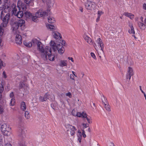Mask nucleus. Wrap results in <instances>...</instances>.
Returning <instances> with one entry per match:
<instances>
[{
  "mask_svg": "<svg viewBox=\"0 0 146 146\" xmlns=\"http://www.w3.org/2000/svg\"><path fill=\"white\" fill-rule=\"evenodd\" d=\"M15 41L17 44L20 45L22 42V39L21 35L17 34L15 36Z\"/></svg>",
  "mask_w": 146,
  "mask_h": 146,
  "instance_id": "nucleus-10",
  "label": "nucleus"
},
{
  "mask_svg": "<svg viewBox=\"0 0 146 146\" xmlns=\"http://www.w3.org/2000/svg\"><path fill=\"white\" fill-rule=\"evenodd\" d=\"M100 17H99L98 16L97 18L96 19V22H98V21H99L100 19Z\"/></svg>",
  "mask_w": 146,
  "mask_h": 146,
  "instance_id": "nucleus-60",
  "label": "nucleus"
},
{
  "mask_svg": "<svg viewBox=\"0 0 146 146\" xmlns=\"http://www.w3.org/2000/svg\"><path fill=\"white\" fill-rule=\"evenodd\" d=\"M3 75L5 78H7V76L6 74L5 73V72L4 71L3 72Z\"/></svg>",
  "mask_w": 146,
  "mask_h": 146,
  "instance_id": "nucleus-53",
  "label": "nucleus"
},
{
  "mask_svg": "<svg viewBox=\"0 0 146 146\" xmlns=\"http://www.w3.org/2000/svg\"><path fill=\"white\" fill-rule=\"evenodd\" d=\"M51 96L52 97V98H53L52 99L51 98V100L52 101H54V99H55L54 96L53 95L52 96Z\"/></svg>",
  "mask_w": 146,
  "mask_h": 146,
  "instance_id": "nucleus-59",
  "label": "nucleus"
},
{
  "mask_svg": "<svg viewBox=\"0 0 146 146\" xmlns=\"http://www.w3.org/2000/svg\"><path fill=\"white\" fill-rule=\"evenodd\" d=\"M37 46V49L41 54V56L44 60L46 59V54L49 52L51 53V48L48 46L45 47V49L44 48L43 45L42 43L40 42L38 43Z\"/></svg>",
  "mask_w": 146,
  "mask_h": 146,
  "instance_id": "nucleus-2",
  "label": "nucleus"
},
{
  "mask_svg": "<svg viewBox=\"0 0 146 146\" xmlns=\"http://www.w3.org/2000/svg\"><path fill=\"white\" fill-rule=\"evenodd\" d=\"M73 110H72V113L73 114V115H74V116H75L76 115L74 114L73 113ZM82 113H81L80 112H78L77 113L76 115V116H77V117H82Z\"/></svg>",
  "mask_w": 146,
  "mask_h": 146,
  "instance_id": "nucleus-37",
  "label": "nucleus"
},
{
  "mask_svg": "<svg viewBox=\"0 0 146 146\" xmlns=\"http://www.w3.org/2000/svg\"><path fill=\"white\" fill-rule=\"evenodd\" d=\"M74 76L73 75H72V74H70V78L75 81V80L74 79Z\"/></svg>",
  "mask_w": 146,
  "mask_h": 146,
  "instance_id": "nucleus-50",
  "label": "nucleus"
},
{
  "mask_svg": "<svg viewBox=\"0 0 146 146\" xmlns=\"http://www.w3.org/2000/svg\"><path fill=\"white\" fill-rule=\"evenodd\" d=\"M72 72L73 74V75H74L76 77H77L76 75V73L72 71Z\"/></svg>",
  "mask_w": 146,
  "mask_h": 146,
  "instance_id": "nucleus-62",
  "label": "nucleus"
},
{
  "mask_svg": "<svg viewBox=\"0 0 146 146\" xmlns=\"http://www.w3.org/2000/svg\"><path fill=\"white\" fill-rule=\"evenodd\" d=\"M17 5L19 6L21 5V7L23 11H25L26 10V5L25 3H21V2L20 1H19L18 2Z\"/></svg>",
  "mask_w": 146,
  "mask_h": 146,
  "instance_id": "nucleus-16",
  "label": "nucleus"
},
{
  "mask_svg": "<svg viewBox=\"0 0 146 146\" xmlns=\"http://www.w3.org/2000/svg\"><path fill=\"white\" fill-rule=\"evenodd\" d=\"M40 41L35 38L33 39L31 41V42H30V44H29V47H31L33 46H35L37 45L38 44V43Z\"/></svg>",
  "mask_w": 146,
  "mask_h": 146,
  "instance_id": "nucleus-8",
  "label": "nucleus"
},
{
  "mask_svg": "<svg viewBox=\"0 0 146 146\" xmlns=\"http://www.w3.org/2000/svg\"><path fill=\"white\" fill-rule=\"evenodd\" d=\"M3 66L2 61L0 59V70Z\"/></svg>",
  "mask_w": 146,
  "mask_h": 146,
  "instance_id": "nucleus-52",
  "label": "nucleus"
},
{
  "mask_svg": "<svg viewBox=\"0 0 146 146\" xmlns=\"http://www.w3.org/2000/svg\"><path fill=\"white\" fill-rule=\"evenodd\" d=\"M68 59L69 60H70L72 62H74V60H73L72 58L70 57H68Z\"/></svg>",
  "mask_w": 146,
  "mask_h": 146,
  "instance_id": "nucleus-58",
  "label": "nucleus"
},
{
  "mask_svg": "<svg viewBox=\"0 0 146 146\" xmlns=\"http://www.w3.org/2000/svg\"><path fill=\"white\" fill-rule=\"evenodd\" d=\"M82 117L83 118H86L87 117V114L85 113L84 112H83L82 113Z\"/></svg>",
  "mask_w": 146,
  "mask_h": 146,
  "instance_id": "nucleus-44",
  "label": "nucleus"
},
{
  "mask_svg": "<svg viewBox=\"0 0 146 146\" xmlns=\"http://www.w3.org/2000/svg\"><path fill=\"white\" fill-rule=\"evenodd\" d=\"M127 73L129 74V75H131L133 76L134 74V73L132 68L130 67H129L128 68V70L127 71Z\"/></svg>",
  "mask_w": 146,
  "mask_h": 146,
  "instance_id": "nucleus-24",
  "label": "nucleus"
},
{
  "mask_svg": "<svg viewBox=\"0 0 146 146\" xmlns=\"http://www.w3.org/2000/svg\"><path fill=\"white\" fill-rule=\"evenodd\" d=\"M14 96V94L13 92H11L10 94V97L11 98H13V97Z\"/></svg>",
  "mask_w": 146,
  "mask_h": 146,
  "instance_id": "nucleus-51",
  "label": "nucleus"
},
{
  "mask_svg": "<svg viewBox=\"0 0 146 146\" xmlns=\"http://www.w3.org/2000/svg\"><path fill=\"white\" fill-rule=\"evenodd\" d=\"M143 7L144 9L146 10V4L144 3L143 5Z\"/></svg>",
  "mask_w": 146,
  "mask_h": 146,
  "instance_id": "nucleus-54",
  "label": "nucleus"
},
{
  "mask_svg": "<svg viewBox=\"0 0 146 146\" xmlns=\"http://www.w3.org/2000/svg\"><path fill=\"white\" fill-rule=\"evenodd\" d=\"M81 138L80 137H79L78 139V140L79 141L80 143L81 142Z\"/></svg>",
  "mask_w": 146,
  "mask_h": 146,
  "instance_id": "nucleus-64",
  "label": "nucleus"
},
{
  "mask_svg": "<svg viewBox=\"0 0 146 146\" xmlns=\"http://www.w3.org/2000/svg\"><path fill=\"white\" fill-rule=\"evenodd\" d=\"M0 86L1 87H0V100L1 99V93L2 92L4 89L3 87L2 86V84Z\"/></svg>",
  "mask_w": 146,
  "mask_h": 146,
  "instance_id": "nucleus-39",
  "label": "nucleus"
},
{
  "mask_svg": "<svg viewBox=\"0 0 146 146\" xmlns=\"http://www.w3.org/2000/svg\"><path fill=\"white\" fill-rule=\"evenodd\" d=\"M104 105V107L106 108V110L108 111H111V109L110 108V107L109 105L108 104H106Z\"/></svg>",
  "mask_w": 146,
  "mask_h": 146,
  "instance_id": "nucleus-32",
  "label": "nucleus"
},
{
  "mask_svg": "<svg viewBox=\"0 0 146 146\" xmlns=\"http://www.w3.org/2000/svg\"><path fill=\"white\" fill-rule=\"evenodd\" d=\"M91 56L93 57L94 59H96V56L95 55V54L93 52H91Z\"/></svg>",
  "mask_w": 146,
  "mask_h": 146,
  "instance_id": "nucleus-47",
  "label": "nucleus"
},
{
  "mask_svg": "<svg viewBox=\"0 0 146 146\" xmlns=\"http://www.w3.org/2000/svg\"><path fill=\"white\" fill-rule=\"evenodd\" d=\"M4 5H3L4 7H6L7 5L9 6V8L10 9L9 11H11V10L12 11L13 14L14 15L16 14L17 12V8L19 10L20 7H19V6L18 5L17 7H16L15 5L14 4H13L11 5V3L10 2L9 0H5L4 3Z\"/></svg>",
  "mask_w": 146,
  "mask_h": 146,
  "instance_id": "nucleus-4",
  "label": "nucleus"
},
{
  "mask_svg": "<svg viewBox=\"0 0 146 146\" xmlns=\"http://www.w3.org/2000/svg\"><path fill=\"white\" fill-rule=\"evenodd\" d=\"M66 96H68L69 98H71V94L70 92L66 93Z\"/></svg>",
  "mask_w": 146,
  "mask_h": 146,
  "instance_id": "nucleus-48",
  "label": "nucleus"
},
{
  "mask_svg": "<svg viewBox=\"0 0 146 146\" xmlns=\"http://www.w3.org/2000/svg\"><path fill=\"white\" fill-rule=\"evenodd\" d=\"M4 27H0V36H2L3 33V32L4 31V29L2 28Z\"/></svg>",
  "mask_w": 146,
  "mask_h": 146,
  "instance_id": "nucleus-38",
  "label": "nucleus"
},
{
  "mask_svg": "<svg viewBox=\"0 0 146 146\" xmlns=\"http://www.w3.org/2000/svg\"><path fill=\"white\" fill-rule=\"evenodd\" d=\"M54 3V0H48L47 2V5L50 7L53 5Z\"/></svg>",
  "mask_w": 146,
  "mask_h": 146,
  "instance_id": "nucleus-26",
  "label": "nucleus"
},
{
  "mask_svg": "<svg viewBox=\"0 0 146 146\" xmlns=\"http://www.w3.org/2000/svg\"><path fill=\"white\" fill-rule=\"evenodd\" d=\"M15 15L18 18H21L23 15V12L22 11H17Z\"/></svg>",
  "mask_w": 146,
  "mask_h": 146,
  "instance_id": "nucleus-22",
  "label": "nucleus"
},
{
  "mask_svg": "<svg viewBox=\"0 0 146 146\" xmlns=\"http://www.w3.org/2000/svg\"><path fill=\"white\" fill-rule=\"evenodd\" d=\"M129 26L130 27V29L128 30V32L130 34H132L133 35H132L133 36H134L135 38H136L135 36L134 35L135 33L134 28L133 26V25L132 23H129Z\"/></svg>",
  "mask_w": 146,
  "mask_h": 146,
  "instance_id": "nucleus-13",
  "label": "nucleus"
},
{
  "mask_svg": "<svg viewBox=\"0 0 146 146\" xmlns=\"http://www.w3.org/2000/svg\"><path fill=\"white\" fill-rule=\"evenodd\" d=\"M65 42L64 40H62V42H61V44L62 45H64L65 44Z\"/></svg>",
  "mask_w": 146,
  "mask_h": 146,
  "instance_id": "nucleus-55",
  "label": "nucleus"
},
{
  "mask_svg": "<svg viewBox=\"0 0 146 146\" xmlns=\"http://www.w3.org/2000/svg\"><path fill=\"white\" fill-rule=\"evenodd\" d=\"M138 25L140 28L142 30H144L146 28V24L141 22H138Z\"/></svg>",
  "mask_w": 146,
  "mask_h": 146,
  "instance_id": "nucleus-18",
  "label": "nucleus"
},
{
  "mask_svg": "<svg viewBox=\"0 0 146 146\" xmlns=\"http://www.w3.org/2000/svg\"><path fill=\"white\" fill-rule=\"evenodd\" d=\"M52 35L54 38L56 39H61L62 38L60 34L57 31L53 32L52 33Z\"/></svg>",
  "mask_w": 146,
  "mask_h": 146,
  "instance_id": "nucleus-15",
  "label": "nucleus"
},
{
  "mask_svg": "<svg viewBox=\"0 0 146 146\" xmlns=\"http://www.w3.org/2000/svg\"><path fill=\"white\" fill-rule=\"evenodd\" d=\"M139 88H140V90H141V92L143 93V94H144V93H145V92L143 91L142 90V89H141V86H139Z\"/></svg>",
  "mask_w": 146,
  "mask_h": 146,
  "instance_id": "nucleus-61",
  "label": "nucleus"
},
{
  "mask_svg": "<svg viewBox=\"0 0 146 146\" xmlns=\"http://www.w3.org/2000/svg\"><path fill=\"white\" fill-rule=\"evenodd\" d=\"M1 131L4 133L5 135H8V133L10 131L11 128L7 124H4L1 126Z\"/></svg>",
  "mask_w": 146,
  "mask_h": 146,
  "instance_id": "nucleus-5",
  "label": "nucleus"
},
{
  "mask_svg": "<svg viewBox=\"0 0 146 146\" xmlns=\"http://www.w3.org/2000/svg\"><path fill=\"white\" fill-rule=\"evenodd\" d=\"M49 94L48 93H46L43 97L40 96L39 97V100L40 101L43 102L46 101L47 99H49Z\"/></svg>",
  "mask_w": 146,
  "mask_h": 146,
  "instance_id": "nucleus-14",
  "label": "nucleus"
},
{
  "mask_svg": "<svg viewBox=\"0 0 146 146\" xmlns=\"http://www.w3.org/2000/svg\"><path fill=\"white\" fill-rule=\"evenodd\" d=\"M19 27H21V29L23 30L25 28V20L22 19H20L17 22Z\"/></svg>",
  "mask_w": 146,
  "mask_h": 146,
  "instance_id": "nucleus-9",
  "label": "nucleus"
},
{
  "mask_svg": "<svg viewBox=\"0 0 146 146\" xmlns=\"http://www.w3.org/2000/svg\"><path fill=\"white\" fill-rule=\"evenodd\" d=\"M5 146H12L10 143H7L5 144Z\"/></svg>",
  "mask_w": 146,
  "mask_h": 146,
  "instance_id": "nucleus-63",
  "label": "nucleus"
},
{
  "mask_svg": "<svg viewBox=\"0 0 146 146\" xmlns=\"http://www.w3.org/2000/svg\"><path fill=\"white\" fill-rule=\"evenodd\" d=\"M103 98L102 99V102L104 104L108 103L106 98L104 96H103Z\"/></svg>",
  "mask_w": 146,
  "mask_h": 146,
  "instance_id": "nucleus-35",
  "label": "nucleus"
},
{
  "mask_svg": "<svg viewBox=\"0 0 146 146\" xmlns=\"http://www.w3.org/2000/svg\"><path fill=\"white\" fill-rule=\"evenodd\" d=\"M125 16L129 17L131 19H132L133 18L134 15H132L131 13H126L125 14Z\"/></svg>",
  "mask_w": 146,
  "mask_h": 146,
  "instance_id": "nucleus-31",
  "label": "nucleus"
},
{
  "mask_svg": "<svg viewBox=\"0 0 146 146\" xmlns=\"http://www.w3.org/2000/svg\"><path fill=\"white\" fill-rule=\"evenodd\" d=\"M82 135H83V137L84 138L86 137V135L85 134V132L84 130H82Z\"/></svg>",
  "mask_w": 146,
  "mask_h": 146,
  "instance_id": "nucleus-49",
  "label": "nucleus"
},
{
  "mask_svg": "<svg viewBox=\"0 0 146 146\" xmlns=\"http://www.w3.org/2000/svg\"><path fill=\"white\" fill-rule=\"evenodd\" d=\"M6 5L7 6L6 7H4L2 5V7H0V10H2L0 16V19L3 21L1 24V27H6L10 19V14L7 13L5 15V13L9 11L10 9L9 8V6L7 5Z\"/></svg>",
  "mask_w": 146,
  "mask_h": 146,
  "instance_id": "nucleus-1",
  "label": "nucleus"
},
{
  "mask_svg": "<svg viewBox=\"0 0 146 146\" xmlns=\"http://www.w3.org/2000/svg\"><path fill=\"white\" fill-rule=\"evenodd\" d=\"M66 127L67 128H68L70 130H68L67 131L68 132L70 131V134L71 136H73L75 134V131L76 130V129L74 126H72L71 125L69 124H67L66 126Z\"/></svg>",
  "mask_w": 146,
  "mask_h": 146,
  "instance_id": "nucleus-6",
  "label": "nucleus"
},
{
  "mask_svg": "<svg viewBox=\"0 0 146 146\" xmlns=\"http://www.w3.org/2000/svg\"><path fill=\"white\" fill-rule=\"evenodd\" d=\"M31 0H24V2L27 4H29L30 3Z\"/></svg>",
  "mask_w": 146,
  "mask_h": 146,
  "instance_id": "nucleus-46",
  "label": "nucleus"
},
{
  "mask_svg": "<svg viewBox=\"0 0 146 146\" xmlns=\"http://www.w3.org/2000/svg\"><path fill=\"white\" fill-rule=\"evenodd\" d=\"M4 112V109L3 106L0 104V115L2 114Z\"/></svg>",
  "mask_w": 146,
  "mask_h": 146,
  "instance_id": "nucleus-36",
  "label": "nucleus"
},
{
  "mask_svg": "<svg viewBox=\"0 0 146 146\" xmlns=\"http://www.w3.org/2000/svg\"><path fill=\"white\" fill-rule=\"evenodd\" d=\"M66 62V60H61L60 61V64H59V66H60L61 67L66 66H67V64Z\"/></svg>",
  "mask_w": 146,
  "mask_h": 146,
  "instance_id": "nucleus-25",
  "label": "nucleus"
},
{
  "mask_svg": "<svg viewBox=\"0 0 146 146\" xmlns=\"http://www.w3.org/2000/svg\"><path fill=\"white\" fill-rule=\"evenodd\" d=\"M48 22L51 23H54L55 21L54 18L53 17L51 16L48 17Z\"/></svg>",
  "mask_w": 146,
  "mask_h": 146,
  "instance_id": "nucleus-27",
  "label": "nucleus"
},
{
  "mask_svg": "<svg viewBox=\"0 0 146 146\" xmlns=\"http://www.w3.org/2000/svg\"><path fill=\"white\" fill-rule=\"evenodd\" d=\"M25 16L27 17H31L32 15L31 13L28 11H26L24 13Z\"/></svg>",
  "mask_w": 146,
  "mask_h": 146,
  "instance_id": "nucleus-30",
  "label": "nucleus"
},
{
  "mask_svg": "<svg viewBox=\"0 0 146 146\" xmlns=\"http://www.w3.org/2000/svg\"><path fill=\"white\" fill-rule=\"evenodd\" d=\"M95 3L93 2H88L85 4L86 8L90 10H92L95 7Z\"/></svg>",
  "mask_w": 146,
  "mask_h": 146,
  "instance_id": "nucleus-7",
  "label": "nucleus"
},
{
  "mask_svg": "<svg viewBox=\"0 0 146 146\" xmlns=\"http://www.w3.org/2000/svg\"><path fill=\"white\" fill-rule=\"evenodd\" d=\"M19 135L20 137H23L25 133V130L23 129H19Z\"/></svg>",
  "mask_w": 146,
  "mask_h": 146,
  "instance_id": "nucleus-23",
  "label": "nucleus"
},
{
  "mask_svg": "<svg viewBox=\"0 0 146 146\" xmlns=\"http://www.w3.org/2000/svg\"><path fill=\"white\" fill-rule=\"evenodd\" d=\"M96 42L98 44L100 45L101 48V50L103 52H104L103 49L104 48V44L102 39L100 38H98L96 40Z\"/></svg>",
  "mask_w": 146,
  "mask_h": 146,
  "instance_id": "nucleus-12",
  "label": "nucleus"
},
{
  "mask_svg": "<svg viewBox=\"0 0 146 146\" xmlns=\"http://www.w3.org/2000/svg\"><path fill=\"white\" fill-rule=\"evenodd\" d=\"M19 27L17 22H15L12 25V28L13 31L14 33L15 31V32L17 33V30Z\"/></svg>",
  "mask_w": 146,
  "mask_h": 146,
  "instance_id": "nucleus-21",
  "label": "nucleus"
},
{
  "mask_svg": "<svg viewBox=\"0 0 146 146\" xmlns=\"http://www.w3.org/2000/svg\"><path fill=\"white\" fill-rule=\"evenodd\" d=\"M24 86V84L23 82H21L19 84V89L22 88Z\"/></svg>",
  "mask_w": 146,
  "mask_h": 146,
  "instance_id": "nucleus-40",
  "label": "nucleus"
},
{
  "mask_svg": "<svg viewBox=\"0 0 146 146\" xmlns=\"http://www.w3.org/2000/svg\"><path fill=\"white\" fill-rule=\"evenodd\" d=\"M46 54V60H46L47 59V56L48 55V57L49 60L50 61H53L54 59V56L51 54V53L49 52L47 53Z\"/></svg>",
  "mask_w": 146,
  "mask_h": 146,
  "instance_id": "nucleus-20",
  "label": "nucleus"
},
{
  "mask_svg": "<svg viewBox=\"0 0 146 146\" xmlns=\"http://www.w3.org/2000/svg\"><path fill=\"white\" fill-rule=\"evenodd\" d=\"M92 45H93L94 47L96 49V47H97V46L96 44L95 43H93V42H92Z\"/></svg>",
  "mask_w": 146,
  "mask_h": 146,
  "instance_id": "nucleus-57",
  "label": "nucleus"
},
{
  "mask_svg": "<svg viewBox=\"0 0 146 146\" xmlns=\"http://www.w3.org/2000/svg\"><path fill=\"white\" fill-rule=\"evenodd\" d=\"M132 76H133L131 75H129V74H128L127 73L126 75V80L129 79V80H130L131 79V77Z\"/></svg>",
  "mask_w": 146,
  "mask_h": 146,
  "instance_id": "nucleus-41",
  "label": "nucleus"
},
{
  "mask_svg": "<svg viewBox=\"0 0 146 146\" xmlns=\"http://www.w3.org/2000/svg\"><path fill=\"white\" fill-rule=\"evenodd\" d=\"M15 103V99L13 98H12L11 100V101L10 103V105L11 106H13L14 105Z\"/></svg>",
  "mask_w": 146,
  "mask_h": 146,
  "instance_id": "nucleus-33",
  "label": "nucleus"
},
{
  "mask_svg": "<svg viewBox=\"0 0 146 146\" xmlns=\"http://www.w3.org/2000/svg\"><path fill=\"white\" fill-rule=\"evenodd\" d=\"M85 40L90 44L92 45V39L87 35H84V36Z\"/></svg>",
  "mask_w": 146,
  "mask_h": 146,
  "instance_id": "nucleus-19",
  "label": "nucleus"
},
{
  "mask_svg": "<svg viewBox=\"0 0 146 146\" xmlns=\"http://www.w3.org/2000/svg\"><path fill=\"white\" fill-rule=\"evenodd\" d=\"M25 116L27 119H28L30 118V115H29V113L28 111H25Z\"/></svg>",
  "mask_w": 146,
  "mask_h": 146,
  "instance_id": "nucleus-34",
  "label": "nucleus"
},
{
  "mask_svg": "<svg viewBox=\"0 0 146 146\" xmlns=\"http://www.w3.org/2000/svg\"><path fill=\"white\" fill-rule=\"evenodd\" d=\"M103 14V12H102V11H98V16L100 17L101 15Z\"/></svg>",
  "mask_w": 146,
  "mask_h": 146,
  "instance_id": "nucleus-45",
  "label": "nucleus"
},
{
  "mask_svg": "<svg viewBox=\"0 0 146 146\" xmlns=\"http://www.w3.org/2000/svg\"><path fill=\"white\" fill-rule=\"evenodd\" d=\"M50 11V10H47L46 11H43L42 10L40 9L36 13L35 16L32 15L31 18H32L33 21L37 22V18L48 16Z\"/></svg>",
  "mask_w": 146,
  "mask_h": 146,
  "instance_id": "nucleus-3",
  "label": "nucleus"
},
{
  "mask_svg": "<svg viewBox=\"0 0 146 146\" xmlns=\"http://www.w3.org/2000/svg\"><path fill=\"white\" fill-rule=\"evenodd\" d=\"M21 110L24 111L26 109V107L25 102H21Z\"/></svg>",
  "mask_w": 146,
  "mask_h": 146,
  "instance_id": "nucleus-29",
  "label": "nucleus"
},
{
  "mask_svg": "<svg viewBox=\"0 0 146 146\" xmlns=\"http://www.w3.org/2000/svg\"><path fill=\"white\" fill-rule=\"evenodd\" d=\"M57 49L58 50L59 53L60 54H62L64 51V47L60 44L57 45Z\"/></svg>",
  "mask_w": 146,
  "mask_h": 146,
  "instance_id": "nucleus-11",
  "label": "nucleus"
},
{
  "mask_svg": "<svg viewBox=\"0 0 146 146\" xmlns=\"http://www.w3.org/2000/svg\"><path fill=\"white\" fill-rule=\"evenodd\" d=\"M88 124H84V123L83 124V125L84 126V127L85 128H86L88 127L87 125Z\"/></svg>",
  "mask_w": 146,
  "mask_h": 146,
  "instance_id": "nucleus-56",
  "label": "nucleus"
},
{
  "mask_svg": "<svg viewBox=\"0 0 146 146\" xmlns=\"http://www.w3.org/2000/svg\"><path fill=\"white\" fill-rule=\"evenodd\" d=\"M47 28L50 29L51 30L53 31L54 30H55L56 29V27L53 24H48L47 26Z\"/></svg>",
  "mask_w": 146,
  "mask_h": 146,
  "instance_id": "nucleus-28",
  "label": "nucleus"
},
{
  "mask_svg": "<svg viewBox=\"0 0 146 146\" xmlns=\"http://www.w3.org/2000/svg\"><path fill=\"white\" fill-rule=\"evenodd\" d=\"M30 42H27L26 41H24L23 42L24 44L26 46L28 47V45L29 44H30Z\"/></svg>",
  "mask_w": 146,
  "mask_h": 146,
  "instance_id": "nucleus-42",
  "label": "nucleus"
},
{
  "mask_svg": "<svg viewBox=\"0 0 146 146\" xmlns=\"http://www.w3.org/2000/svg\"><path fill=\"white\" fill-rule=\"evenodd\" d=\"M50 45L54 52L56 51L57 45L54 41L51 40L50 42Z\"/></svg>",
  "mask_w": 146,
  "mask_h": 146,
  "instance_id": "nucleus-17",
  "label": "nucleus"
},
{
  "mask_svg": "<svg viewBox=\"0 0 146 146\" xmlns=\"http://www.w3.org/2000/svg\"><path fill=\"white\" fill-rule=\"evenodd\" d=\"M86 119L87 120L88 122L89 123H92V122L91 121V117H90L89 116L88 117H86Z\"/></svg>",
  "mask_w": 146,
  "mask_h": 146,
  "instance_id": "nucleus-43",
  "label": "nucleus"
}]
</instances>
